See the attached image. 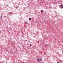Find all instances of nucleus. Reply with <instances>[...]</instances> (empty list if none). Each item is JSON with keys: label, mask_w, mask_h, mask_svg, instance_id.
Segmentation results:
<instances>
[{"label": "nucleus", "mask_w": 63, "mask_h": 63, "mask_svg": "<svg viewBox=\"0 0 63 63\" xmlns=\"http://www.w3.org/2000/svg\"><path fill=\"white\" fill-rule=\"evenodd\" d=\"M59 6L60 8L61 9H63V5L62 4H61V5H60Z\"/></svg>", "instance_id": "f257e3e1"}, {"label": "nucleus", "mask_w": 63, "mask_h": 63, "mask_svg": "<svg viewBox=\"0 0 63 63\" xmlns=\"http://www.w3.org/2000/svg\"><path fill=\"white\" fill-rule=\"evenodd\" d=\"M37 60V61H40V59H39V58H38Z\"/></svg>", "instance_id": "f03ea898"}, {"label": "nucleus", "mask_w": 63, "mask_h": 63, "mask_svg": "<svg viewBox=\"0 0 63 63\" xmlns=\"http://www.w3.org/2000/svg\"><path fill=\"white\" fill-rule=\"evenodd\" d=\"M29 20H31V18H30L29 19Z\"/></svg>", "instance_id": "7ed1b4c3"}, {"label": "nucleus", "mask_w": 63, "mask_h": 63, "mask_svg": "<svg viewBox=\"0 0 63 63\" xmlns=\"http://www.w3.org/2000/svg\"><path fill=\"white\" fill-rule=\"evenodd\" d=\"M41 13H42V12H43V10H41Z\"/></svg>", "instance_id": "20e7f679"}, {"label": "nucleus", "mask_w": 63, "mask_h": 63, "mask_svg": "<svg viewBox=\"0 0 63 63\" xmlns=\"http://www.w3.org/2000/svg\"><path fill=\"white\" fill-rule=\"evenodd\" d=\"M40 60L41 61H42V60L41 59H40Z\"/></svg>", "instance_id": "39448f33"}, {"label": "nucleus", "mask_w": 63, "mask_h": 63, "mask_svg": "<svg viewBox=\"0 0 63 63\" xmlns=\"http://www.w3.org/2000/svg\"><path fill=\"white\" fill-rule=\"evenodd\" d=\"M30 46H32L31 44H30Z\"/></svg>", "instance_id": "423d86ee"}, {"label": "nucleus", "mask_w": 63, "mask_h": 63, "mask_svg": "<svg viewBox=\"0 0 63 63\" xmlns=\"http://www.w3.org/2000/svg\"><path fill=\"white\" fill-rule=\"evenodd\" d=\"M27 23V22H26V23H25V24H26Z\"/></svg>", "instance_id": "0eeeda50"}, {"label": "nucleus", "mask_w": 63, "mask_h": 63, "mask_svg": "<svg viewBox=\"0 0 63 63\" xmlns=\"http://www.w3.org/2000/svg\"><path fill=\"white\" fill-rule=\"evenodd\" d=\"M10 14H12V12H11V13H10Z\"/></svg>", "instance_id": "6e6552de"}, {"label": "nucleus", "mask_w": 63, "mask_h": 63, "mask_svg": "<svg viewBox=\"0 0 63 63\" xmlns=\"http://www.w3.org/2000/svg\"><path fill=\"white\" fill-rule=\"evenodd\" d=\"M57 63H59V62H57Z\"/></svg>", "instance_id": "1a4fd4ad"}, {"label": "nucleus", "mask_w": 63, "mask_h": 63, "mask_svg": "<svg viewBox=\"0 0 63 63\" xmlns=\"http://www.w3.org/2000/svg\"><path fill=\"white\" fill-rule=\"evenodd\" d=\"M37 57H38V56H37Z\"/></svg>", "instance_id": "9d476101"}, {"label": "nucleus", "mask_w": 63, "mask_h": 63, "mask_svg": "<svg viewBox=\"0 0 63 63\" xmlns=\"http://www.w3.org/2000/svg\"><path fill=\"white\" fill-rule=\"evenodd\" d=\"M7 6H8V5H7Z\"/></svg>", "instance_id": "9b49d317"}, {"label": "nucleus", "mask_w": 63, "mask_h": 63, "mask_svg": "<svg viewBox=\"0 0 63 63\" xmlns=\"http://www.w3.org/2000/svg\"><path fill=\"white\" fill-rule=\"evenodd\" d=\"M0 17V18H2V17L1 16Z\"/></svg>", "instance_id": "f8f14e48"}]
</instances>
